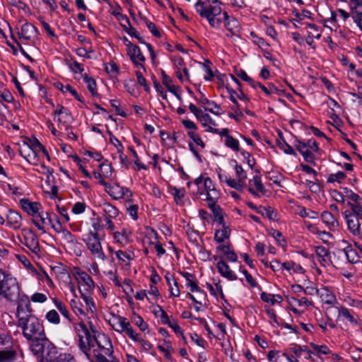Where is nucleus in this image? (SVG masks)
Masks as SVG:
<instances>
[{
  "label": "nucleus",
  "instance_id": "obj_1",
  "mask_svg": "<svg viewBox=\"0 0 362 362\" xmlns=\"http://www.w3.org/2000/svg\"><path fill=\"white\" fill-rule=\"evenodd\" d=\"M221 6L222 3L219 0H199L194 7L196 11L202 18L206 19L212 28L219 30L221 20L226 16V11Z\"/></svg>",
  "mask_w": 362,
  "mask_h": 362
},
{
  "label": "nucleus",
  "instance_id": "obj_2",
  "mask_svg": "<svg viewBox=\"0 0 362 362\" xmlns=\"http://www.w3.org/2000/svg\"><path fill=\"white\" fill-rule=\"evenodd\" d=\"M18 325L21 328L23 337L29 341L30 349L34 344H38L47 339L44 327L34 315H28L18 320Z\"/></svg>",
  "mask_w": 362,
  "mask_h": 362
},
{
  "label": "nucleus",
  "instance_id": "obj_3",
  "mask_svg": "<svg viewBox=\"0 0 362 362\" xmlns=\"http://www.w3.org/2000/svg\"><path fill=\"white\" fill-rule=\"evenodd\" d=\"M233 162L234 163L233 169L235 171V177L233 178L228 173L221 170L218 173V177L221 182L226 183L228 187L239 192H242L246 188L247 174L236 160H233Z\"/></svg>",
  "mask_w": 362,
  "mask_h": 362
},
{
  "label": "nucleus",
  "instance_id": "obj_4",
  "mask_svg": "<svg viewBox=\"0 0 362 362\" xmlns=\"http://www.w3.org/2000/svg\"><path fill=\"white\" fill-rule=\"evenodd\" d=\"M20 286L16 277L10 274H3L0 279V296L13 302L20 297Z\"/></svg>",
  "mask_w": 362,
  "mask_h": 362
},
{
  "label": "nucleus",
  "instance_id": "obj_5",
  "mask_svg": "<svg viewBox=\"0 0 362 362\" xmlns=\"http://www.w3.org/2000/svg\"><path fill=\"white\" fill-rule=\"evenodd\" d=\"M30 351L39 362H54L60 353L48 339L38 344H34Z\"/></svg>",
  "mask_w": 362,
  "mask_h": 362
},
{
  "label": "nucleus",
  "instance_id": "obj_6",
  "mask_svg": "<svg viewBox=\"0 0 362 362\" xmlns=\"http://www.w3.org/2000/svg\"><path fill=\"white\" fill-rule=\"evenodd\" d=\"M72 328L78 337V344L81 351L89 358L92 343L90 330L83 321L73 323Z\"/></svg>",
  "mask_w": 362,
  "mask_h": 362
},
{
  "label": "nucleus",
  "instance_id": "obj_7",
  "mask_svg": "<svg viewBox=\"0 0 362 362\" xmlns=\"http://www.w3.org/2000/svg\"><path fill=\"white\" fill-rule=\"evenodd\" d=\"M194 184L197 187V194L202 200L209 201L211 197L214 198L213 194L214 197H219L213 181L209 177L199 176L194 180Z\"/></svg>",
  "mask_w": 362,
  "mask_h": 362
},
{
  "label": "nucleus",
  "instance_id": "obj_8",
  "mask_svg": "<svg viewBox=\"0 0 362 362\" xmlns=\"http://www.w3.org/2000/svg\"><path fill=\"white\" fill-rule=\"evenodd\" d=\"M296 148L300 152L305 161L310 163H315L317 153L320 148L317 141L314 139L305 141L296 140L294 142Z\"/></svg>",
  "mask_w": 362,
  "mask_h": 362
},
{
  "label": "nucleus",
  "instance_id": "obj_9",
  "mask_svg": "<svg viewBox=\"0 0 362 362\" xmlns=\"http://www.w3.org/2000/svg\"><path fill=\"white\" fill-rule=\"evenodd\" d=\"M73 275L76 281L79 293L92 292L95 284L90 275L78 267L73 269Z\"/></svg>",
  "mask_w": 362,
  "mask_h": 362
},
{
  "label": "nucleus",
  "instance_id": "obj_10",
  "mask_svg": "<svg viewBox=\"0 0 362 362\" xmlns=\"http://www.w3.org/2000/svg\"><path fill=\"white\" fill-rule=\"evenodd\" d=\"M82 240L92 256L100 260H105L106 255L103 251L99 235L92 234H84Z\"/></svg>",
  "mask_w": 362,
  "mask_h": 362
},
{
  "label": "nucleus",
  "instance_id": "obj_11",
  "mask_svg": "<svg viewBox=\"0 0 362 362\" xmlns=\"http://www.w3.org/2000/svg\"><path fill=\"white\" fill-rule=\"evenodd\" d=\"M107 322L115 332L120 334L124 333L129 338L135 331L129 320L121 315L110 314Z\"/></svg>",
  "mask_w": 362,
  "mask_h": 362
},
{
  "label": "nucleus",
  "instance_id": "obj_12",
  "mask_svg": "<svg viewBox=\"0 0 362 362\" xmlns=\"http://www.w3.org/2000/svg\"><path fill=\"white\" fill-rule=\"evenodd\" d=\"M21 242L26 246L30 251L38 255L40 252L39 239L35 233L30 228H24L21 230Z\"/></svg>",
  "mask_w": 362,
  "mask_h": 362
},
{
  "label": "nucleus",
  "instance_id": "obj_13",
  "mask_svg": "<svg viewBox=\"0 0 362 362\" xmlns=\"http://www.w3.org/2000/svg\"><path fill=\"white\" fill-rule=\"evenodd\" d=\"M54 119L58 123L59 129L68 130L70 124L74 121V118L69 110L62 105L57 107L54 112Z\"/></svg>",
  "mask_w": 362,
  "mask_h": 362
},
{
  "label": "nucleus",
  "instance_id": "obj_14",
  "mask_svg": "<svg viewBox=\"0 0 362 362\" xmlns=\"http://www.w3.org/2000/svg\"><path fill=\"white\" fill-rule=\"evenodd\" d=\"M186 297L195 303L194 310L197 312H199L202 306H206L208 302L207 294L198 285L189 290Z\"/></svg>",
  "mask_w": 362,
  "mask_h": 362
},
{
  "label": "nucleus",
  "instance_id": "obj_15",
  "mask_svg": "<svg viewBox=\"0 0 362 362\" xmlns=\"http://www.w3.org/2000/svg\"><path fill=\"white\" fill-rule=\"evenodd\" d=\"M171 61L173 63L175 74L179 81L184 83L190 81L189 72L186 67L183 59L180 56H173Z\"/></svg>",
  "mask_w": 362,
  "mask_h": 362
},
{
  "label": "nucleus",
  "instance_id": "obj_16",
  "mask_svg": "<svg viewBox=\"0 0 362 362\" xmlns=\"http://www.w3.org/2000/svg\"><path fill=\"white\" fill-rule=\"evenodd\" d=\"M93 337L102 354L110 357L112 356L113 347L110 337L104 333L100 332L95 334Z\"/></svg>",
  "mask_w": 362,
  "mask_h": 362
},
{
  "label": "nucleus",
  "instance_id": "obj_17",
  "mask_svg": "<svg viewBox=\"0 0 362 362\" xmlns=\"http://www.w3.org/2000/svg\"><path fill=\"white\" fill-rule=\"evenodd\" d=\"M20 153L33 165H38L40 163V160L45 157L41 153L35 152V151L30 149L26 143L21 147Z\"/></svg>",
  "mask_w": 362,
  "mask_h": 362
},
{
  "label": "nucleus",
  "instance_id": "obj_18",
  "mask_svg": "<svg viewBox=\"0 0 362 362\" xmlns=\"http://www.w3.org/2000/svg\"><path fill=\"white\" fill-rule=\"evenodd\" d=\"M188 137L190 139V141L188 143L189 151L192 153L193 156L198 161L202 162V159L199 154V149L194 146V144H196L197 146L201 150H203L206 147L204 141L202 140L201 136L197 132L195 134H190V136Z\"/></svg>",
  "mask_w": 362,
  "mask_h": 362
},
{
  "label": "nucleus",
  "instance_id": "obj_19",
  "mask_svg": "<svg viewBox=\"0 0 362 362\" xmlns=\"http://www.w3.org/2000/svg\"><path fill=\"white\" fill-rule=\"evenodd\" d=\"M344 219L349 231L355 236L361 235V218L351 214L349 210H346L344 213Z\"/></svg>",
  "mask_w": 362,
  "mask_h": 362
},
{
  "label": "nucleus",
  "instance_id": "obj_20",
  "mask_svg": "<svg viewBox=\"0 0 362 362\" xmlns=\"http://www.w3.org/2000/svg\"><path fill=\"white\" fill-rule=\"evenodd\" d=\"M104 190L115 200L123 199L124 193L129 192V188L121 186L117 182L107 183Z\"/></svg>",
  "mask_w": 362,
  "mask_h": 362
},
{
  "label": "nucleus",
  "instance_id": "obj_21",
  "mask_svg": "<svg viewBox=\"0 0 362 362\" xmlns=\"http://www.w3.org/2000/svg\"><path fill=\"white\" fill-rule=\"evenodd\" d=\"M30 298L26 295L21 296L18 301L16 309V317L18 320L21 317H25L31 315Z\"/></svg>",
  "mask_w": 362,
  "mask_h": 362
},
{
  "label": "nucleus",
  "instance_id": "obj_22",
  "mask_svg": "<svg viewBox=\"0 0 362 362\" xmlns=\"http://www.w3.org/2000/svg\"><path fill=\"white\" fill-rule=\"evenodd\" d=\"M127 54L130 58V60L134 64L136 68L144 69V63L146 61V58L137 45H135L127 49Z\"/></svg>",
  "mask_w": 362,
  "mask_h": 362
},
{
  "label": "nucleus",
  "instance_id": "obj_23",
  "mask_svg": "<svg viewBox=\"0 0 362 362\" xmlns=\"http://www.w3.org/2000/svg\"><path fill=\"white\" fill-rule=\"evenodd\" d=\"M333 310L337 312L338 320L341 318L346 319L352 325H360V323L358 322V320L353 316V315L351 313L350 310L347 308L342 305H338L331 306L327 308L328 313H332Z\"/></svg>",
  "mask_w": 362,
  "mask_h": 362
},
{
  "label": "nucleus",
  "instance_id": "obj_24",
  "mask_svg": "<svg viewBox=\"0 0 362 362\" xmlns=\"http://www.w3.org/2000/svg\"><path fill=\"white\" fill-rule=\"evenodd\" d=\"M20 205L25 213L32 216V218H35L37 213L42 209L40 202H32L28 199H21L20 200Z\"/></svg>",
  "mask_w": 362,
  "mask_h": 362
},
{
  "label": "nucleus",
  "instance_id": "obj_25",
  "mask_svg": "<svg viewBox=\"0 0 362 362\" xmlns=\"http://www.w3.org/2000/svg\"><path fill=\"white\" fill-rule=\"evenodd\" d=\"M132 232L127 228H123L120 231H115L112 233L114 242L120 247H124L132 241Z\"/></svg>",
  "mask_w": 362,
  "mask_h": 362
},
{
  "label": "nucleus",
  "instance_id": "obj_26",
  "mask_svg": "<svg viewBox=\"0 0 362 362\" xmlns=\"http://www.w3.org/2000/svg\"><path fill=\"white\" fill-rule=\"evenodd\" d=\"M247 190L254 196H259L260 193H265L266 189L262 184L260 175H255L249 180Z\"/></svg>",
  "mask_w": 362,
  "mask_h": 362
},
{
  "label": "nucleus",
  "instance_id": "obj_27",
  "mask_svg": "<svg viewBox=\"0 0 362 362\" xmlns=\"http://www.w3.org/2000/svg\"><path fill=\"white\" fill-rule=\"evenodd\" d=\"M36 28L28 22L23 23L18 32L19 38L28 42L30 41L36 35Z\"/></svg>",
  "mask_w": 362,
  "mask_h": 362
},
{
  "label": "nucleus",
  "instance_id": "obj_28",
  "mask_svg": "<svg viewBox=\"0 0 362 362\" xmlns=\"http://www.w3.org/2000/svg\"><path fill=\"white\" fill-rule=\"evenodd\" d=\"M320 218L325 226L332 231L336 230L339 226L338 218L330 211H324L320 214Z\"/></svg>",
  "mask_w": 362,
  "mask_h": 362
},
{
  "label": "nucleus",
  "instance_id": "obj_29",
  "mask_svg": "<svg viewBox=\"0 0 362 362\" xmlns=\"http://www.w3.org/2000/svg\"><path fill=\"white\" fill-rule=\"evenodd\" d=\"M223 25L232 34H236L240 31L238 21L234 17L229 16L226 11L225 17L220 23V29Z\"/></svg>",
  "mask_w": 362,
  "mask_h": 362
},
{
  "label": "nucleus",
  "instance_id": "obj_30",
  "mask_svg": "<svg viewBox=\"0 0 362 362\" xmlns=\"http://www.w3.org/2000/svg\"><path fill=\"white\" fill-rule=\"evenodd\" d=\"M201 122L205 131L209 133H218V129L216 128L217 124L216 121L207 113L202 112L197 119Z\"/></svg>",
  "mask_w": 362,
  "mask_h": 362
},
{
  "label": "nucleus",
  "instance_id": "obj_31",
  "mask_svg": "<svg viewBox=\"0 0 362 362\" xmlns=\"http://www.w3.org/2000/svg\"><path fill=\"white\" fill-rule=\"evenodd\" d=\"M216 252L224 256L228 261L231 262H235L238 259L236 254L231 248V245L229 243H224L219 244L216 247Z\"/></svg>",
  "mask_w": 362,
  "mask_h": 362
},
{
  "label": "nucleus",
  "instance_id": "obj_32",
  "mask_svg": "<svg viewBox=\"0 0 362 362\" xmlns=\"http://www.w3.org/2000/svg\"><path fill=\"white\" fill-rule=\"evenodd\" d=\"M6 226L13 230H18L22 226L21 215L13 210H9L6 215Z\"/></svg>",
  "mask_w": 362,
  "mask_h": 362
},
{
  "label": "nucleus",
  "instance_id": "obj_33",
  "mask_svg": "<svg viewBox=\"0 0 362 362\" xmlns=\"http://www.w3.org/2000/svg\"><path fill=\"white\" fill-rule=\"evenodd\" d=\"M213 197L214 196L213 195ZM218 198L219 197L214 198L211 197L206 203L208 207L212 211L215 220L218 223V224H221L223 223V216L222 209L216 204Z\"/></svg>",
  "mask_w": 362,
  "mask_h": 362
},
{
  "label": "nucleus",
  "instance_id": "obj_34",
  "mask_svg": "<svg viewBox=\"0 0 362 362\" xmlns=\"http://www.w3.org/2000/svg\"><path fill=\"white\" fill-rule=\"evenodd\" d=\"M216 267L219 274L228 281H235L238 279L234 272L230 269L229 266L223 260H218Z\"/></svg>",
  "mask_w": 362,
  "mask_h": 362
},
{
  "label": "nucleus",
  "instance_id": "obj_35",
  "mask_svg": "<svg viewBox=\"0 0 362 362\" xmlns=\"http://www.w3.org/2000/svg\"><path fill=\"white\" fill-rule=\"evenodd\" d=\"M315 252L317 257V260L322 266L327 267L331 264V257L328 250L324 246H316Z\"/></svg>",
  "mask_w": 362,
  "mask_h": 362
},
{
  "label": "nucleus",
  "instance_id": "obj_36",
  "mask_svg": "<svg viewBox=\"0 0 362 362\" xmlns=\"http://www.w3.org/2000/svg\"><path fill=\"white\" fill-rule=\"evenodd\" d=\"M199 103L204 108L206 111H209L215 115H221V107L219 105L216 104L215 102L209 100L205 97H202L199 100Z\"/></svg>",
  "mask_w": 362,
  "mask_h": 362
},
{
  "label": "nucleus",
  "instance_id": "obj_37",
  "mask_svg": "<svg viewBox=\"0 0 362 362\" xmlns=\"http://www.w3.org/2000/svg\"><path fill=\"white\" fill-rule=\"evenodd\" d=\"M230 233V229L226 226L223 223L218 224L214 234V240L218 244L226 243V240L229 238Z\"/></svg>",
  "mask_w": 362,
  "mask_h": 362
},
{
  "label": "nucleus",
  "instance_id": "obj_38",
  "mask_svg": "<svg viewBox=\"0 0 362 362\" xmlns=\"http://www.w3.org/2000/svg\"><path fill=\"white\" fill-rule=\"evenodd\" d=\"M322 301L328 305H334L337 303L334 293L327 287L321 288L318 293Z\"/></svg>",
  "mask_w": 362,
  "mask_h": 362
},
{
  "label": "nucleus",
  "instance_id": "obj_39",
  "mask_svg": "<svg viewBox=\"0 0 362 362\" xmlns=\"http://www.w3.org/2000/svg\"><path fill=\"white\" fill-rule=\"evenodd\" d=\"M49 218L50 217L48 216V213L42 209L35 218H32V223L39 230L45 233L46 220Z\"/></svg>",
  "mask_w": 362,
  "mask_h": 362
},
{
  "label": "nucleus",
  "instance_id": "obj_40",
  "mask_svg": "<svg viewBox=\"0 0 362 362\" xmlns=\"http://www.w3.org/2000/svg\"><path fill=\"white\" fill-rule=\"evenodd\" d=\"M291 310L296 314H300L303 310H299L297 307L306 308L311 305V303L305 297L300 298H291L289 300Z\"/></svg>",
  "mask_w": 362,
  "mask_h": 362
},
{
  "label": "nucleus",
  "instance_id": "obj_41",
  "mask_svg": "<svg viewBox=\"0 0 362 362\" xmlns=\"http://www.w3.org/2000/svg\"><path fill=\"white\" fill-rule=\"evenodd\" d=\"M341 243L344 245V252L346 255L347 260L351 263H356L360 258L358 252L355 250L347 241L343 240Z\"/></svg>",
  "mask_w": 362,
  "mask_h": 362
},
{
  "label": "nucleus",
  "instance_id": "obj_42",
  "mask_svg": "<svg viewBox=\"0 0 362 362\" xmlns=\"http://www.w3.org/2000/svg\"><path fill=\"white\" fill-rule=\"evenodd\" d=\"M116 259L119 264L129 265L130 261L134 259V252L131 250H119L115 252Z\"/></svg>",
  "mask_w": 362,
  "mask_h": 362
},
{
  "label": "nucleus",
  "instance_id": "obj_43",
  "mask_svg": "<svg viewBox=\"0 0 362 362\" xmlns=\"http://www.w3.org/2000/svg\"><path fill=\"white\" fill-rule=\"evenodd\" d=\"M100 208L104 214L105 218H115L119 214V209L110 202H104L100 204Z\"/></svg>",
  "mask_w": 362,
  "mask_h": 362
},
{
  "label": "nucleus",
  "instance_id": "obj_44",
  "mask_svg": "<svg viewBox=\"0 0 362 362\" xmlns=\"http://www.w3.org/2000/svg\"><path fill=\"white\" fill-rule=\"evenodd\" d=\"M27 144L30 148V149L35 151V152L41 153V154L43 155L48 161L50 160V156L48 153V151L37 139L33 138L30 140L29 144Z\"/></svg>",
  "mask_w": 362,
  "mask_h": 362
},
{
  "label": "nucleus",
  "instance_id": "obj_45",
  "mask_svg": "<svg viewBox=\"0 0 362 362\" xmlns=\"http://www.w3.org/2000/svg\"><path fill=\"white\" fill-rule=\"evenodd\" d=\"M55 87L61 90L63 93H70L72 96H74L77 100L80 102H83V98L80 96L76 89H74L70 84H63L60 82L56 83L54 84Z\"/></svg>",
  "mask_w": 362,
  "mask_h": 362
},
{
  "label": "nucleus",
  "instance_id": "obj_46",
  "mask_svg": "<svg viewBox=\"0 0 362 362\" xmlns=\"http://www.w3.org/2000/svg\"><path fill=\"white\" fill-rule=\"evenodd\" d=\"M129 339L134 342H137L144 351H149L153 348V344L148 341L141 337L140 334L135 330Z\"/></svg>",
  "mask_w": 362,
  "mask_h": 362
},
{
  "label": "nucleus",
  "instance_id": "obj_47",
  "mask_svg": "<svg viewBox=\"0 0 362 362\" xmlns=\"http://www.w3.org/2000/svg\"><path fill=\"white\" fill-rule=\"evenodd\" d=\"M132 322L134 325L139 328L141 332L144 333H149V326L141 315L134 313L132 316Z\"/></svg>",
  "mask_w": 362,
  "mask_h": 362
},
{
  "label": "nucleus",
  "instance_id": "obj_48",
  "mask_svg": "<svg viewBox=\"0 0 362 362\" xmlns=\"http://www.w3.org/2000/svg\"><path fill=\"white\" fill-rule=\"evenodd\" d=\"M33 275L39 281H45L49 288H54V284L47 273L43 270L37 271L32 267Z\"/></svg>",
  "mask_w": 362,
  "mask_h": 362
},
{
  "label": "nucleus",
  "instance_id": "obj_49",
  "mask_svg": "<svg viewBox=\"0 0 362 362\" xmlns=\"http://www.w3.org/2000/svg\"><path fill=\"white\" fill-rule=\"evenodd\" d=\"M260 298L265 303H270L274 305L277 303H281L283 301V298L279 294H272L267 292H262L260 294Z\"/></svg>",
  "mask_w": 362,
  "mask_h": 362
},
{
  "label": "nucleus",
  "instance_id": "obj_50",
  "mask_svg": "<svg viewBox=\"0 0 362 362\" xmlns=\"http://www.w3.org/2000/svg\"><path fill=\"white\" fill-rule=\"evenodd\" d=\"M86 225L88 226V231L86 234H92L95 236L98 235V231L101 228L100 220L98 217H91L89 219V222L86 223Z\"/></svg>",
  "mask_w": 362,
  "mask_h": 362
},
{
  "label": "nucleus",
  "instance_id": "obj_51",
  "mask_svg": "<svg viewBox=\"0 0 362 362\" xmlns=\"http://www.w3.org/2000/svg\"><path fill=\"white\" fill-rule=\"evenodd\" d=\"M283 269H286L289 274H303L305 269L298 264L293 261H287L282 264Z\"/></svg>",
  "mask_w": 362,
  "mask_h": 362
},
{
  "label": "nucleus",
  "instance_id": "obj_52",
  "mask_svg": "<svg viewBox=\"0 0 362 362\" xmlns=\"http://www.w3.org/2000/svg\"><path fill=\"white\" fill-rule=\"evenodd\" d=\"M252 88L254 89L259 88L267 96H271L278 92L277 88L271 83H269L266 86L256 81Z\"/></svg>",
  "mask_w": 362,
  "mask_h": 362
},
{
  "label": "nucleus",
  "instance_id": "obj_53",
  "mask_svg": "<svg viewBox=\"0 0 362 362\" xmlns=\"http://www.w3.org/2000/svg\"><path fill=\"white\" fill-rule=\"evenodd\" d=\"M62 240L66 243L69 247H76L78 245L77 239L75 235H74L69 230L65 228L61 233Z\"/></svg>",
  "mask_w": 362,
  "mask_h": 362
},
{
  "label": "nucleus",
  "instance_id": "obj_54",
  "mask_svg": "<svg viewBox=\"0 0 362 362\" xmlns=\"http://www.w3.org/2000/svg\"><path fill=\"white\" fill-rule=\"evenodd\" d=\"M256 211L272 221H274L276 218V214L271 206H259L258 208H256Z\"/></svg>",
  "mask_w": 362,
  "mask_h": 362
},
{
  "label": "nucleus",
  "instance_id": "obj_55",
  "mask_svg": "<svg viewBox=\"0 0 362 362\" xmlns=\"http://www.w3.org/2000/svg\"><path fill=\"white\" fill-rule=\"evenodd\" d=\"M83 79L90 93L93 96L98 95L97 85L95 81L86 74L83 75Z\"/></svg>",
  "mask_w": 362,
  "mask_h": 362
},
{
  "label": "nucleus",
  "instance_id": "obj_56",
  "mask_svg": "<svg viewBox=\"0 0 362 362\" xmlns=\"http://www.w3.org/2000/svg\"><path fill=\"white\" fill-rule=\"evenodd\" d=\"M162 324L166 325L170 327L175 334H182L183 329L179 325L177 320L172 316L168 315Z\"/></svg>",
  "mask_w": 362,
  "mask_h": 362
},
{
  "label": "nucleus",
  "instance_id": "obj_57",
  "mask_svg": "<svg viewBox=\"0 0 362 362\" xmlns=\"http://www.w3.org/2000/svg\"><path fill=\"white\" fill-rule=\"evenodd\" d=\"M332 313H328L327 310H326V316L327 320H324L322 318L317 320V325L321 328L323 332H326L327 329V326H329L331 328H335L336 325L334 322L332 320V317H330V314Z\"/></svg>",
  "mask_w": 362,
  "mask_h": 362
},
{
  "label": "nucleus",
  "instance_id": "obj_58",
  "mask_svg": "<svg viewBox=\"0 0 362 362\" xmlns=\"http://www.w3.org/2000/svg\"><path fill=\"white\" fill-rule=\"evenodd\" d=\"M305 29L307 30L308 36L315 37L317 40L321 37L322 30L317 25L313 23H306Z\"/></svg>",
  "mask_w": 362,
  "mask_h": 362
},
{
  "label": "nucleus",
  "instance_id": "obj_59",
  "mask_svg": "<svg viewBox=\"0 0 362 362\" xmlns=\"http://www.w3.org/2000/svg\"><path fill=\"white\" fill-rule=\"evenodd\" d=\"M52 302L55 308L59 310V312L62 315V316L70 321V313L66 305L61 300L57 298H52Z\"/></svg>",
  "mask_w": 362,
  "mask_h": 362
},
{
  "label": "nucleus",
  "instance_id": "obj_60",
  "mask_svg": "<svg viewBox=\"0 0 362 362\" xmlns=\"http://www.w3.org/2000/svg\"><path fill=\"white\" fill-rule=\"evenodd\" d=\"M199 66L202 72L204 73V78L206 81H212V79L214 77V74L211 69L210 62H199Z\"/></svg>",
  "mask_w": 362,
  "mask_h": 362
},
{
  "label": "nucleus",
  "instance_id": "obj_61",
  "mask_svg": "<svg viewBox=\"0 0 362 362\" xmlns=\"http://www.w3.org/2000/svg\"><path fill=\"white\" fill-rule=\"evenodd\" d=\"M91 292L81 293V297L86 303L87 310L93 313L96 311V308L93 298L90 296Z\"/></svg>",
  "mask_w": 362,
  "mask_h": 362
},
{
  "label": "nucleus",
  "instance_id": "obj_62",
  "mask_svg": "<svg viewBox=\"0 0 362 362\" xmlns=\"http://www.w3.org/2000/svg\"><path fill=\"white\" fill-rule=\"evenodd\" d=\"M158 349L160 352L164 354V356L168 360L172 359V352L173 351L171 342L169 340H164L163 344L158 346Z\"/></svg>",
  "mask_w": 362,
  "mask_h": 362
},
{
  "label": "nucleus",
  "instance_id": "obj_63",
  "mask_svg": "<svg viewBox=\"0 0 362 362\" xmlns=\"http://www.w3.org/2000/svg\"><path fill=\"white\" fill-rule=\"evenodd\" d=\"M347 205L351 209V210H349V213L361 218V220H362V198L352 204H347Z\"/></svg>",
  "mask_w": 362,
  "mask_h": 362
},
{
  "label": "nucleus",
  "instance_id": "obj_64",
  "mask_svg": "<svg viewBox=\"0 0 362 362\" xmlns=\"http://www.w3.org/2000/svg\"><path fill=\"white\" fill-rule=\"evenodd\" d=\"M168 191L173 196L174 199L177 203L181 202L185 194V190L184 188H177L175 187L169 186Z\"/></svg>",
  "mask_w": 362,
  "mask_h": 362
}]
</instances>
